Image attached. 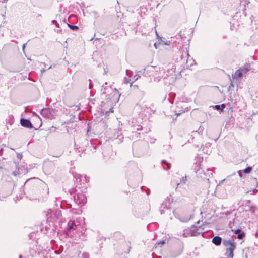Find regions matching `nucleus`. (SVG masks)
I'll list each match as a JSON object with an SVG mask.
<instances>
[{
    "label": "nucleus",
    "instance_id": "obj_1",
    "mask_svg": "<svg viewBox=\"0 0 258 258\" xmlns=\"http://www.w3.org/2000/svg\"><path fill=\"white\" fill-rule=\"evenodd\" d=\"M79 187L76 186L75 188H71L69 190L70 195L74 194V201L75 203L78 205H82L86 202L87 198L84 194V192H80Z\"/></svg>",
    "mask_w": 258,
    "mask_h": 258
},
{
    "label": "nucleus",
    "instance_id": "obj_2",
    "mask_svg": "<svg viewBox=\"0 0 258 258\" xmlns=\"http://www.w3.org/2000/svg\"><path fill=\"white\" fill-rule=\"evenodd\" d=\"M223 245L226 248L225 255L226 258H233V251L236 247V243L234 240H224L223 241Z\"/></svg>",
    "mask_w": 258,
    "mask_h": 258
},
{
    "label": "nucleus",
    "instance_id": "obj_3",
    "mask_svg": "<svg viewBox=\"0 0 258 258\" xmlns=\"http://www.w3.org/2000/svg\"><path fill=\"white\" fill-rule=\"evenodd\" d=\"M61 215L60 211L59 210L54 211L49 210L46 214L47 220L48 222L51 221L54 222L56 221Z\"/></svg>",
    "mask_w": 258,
    "mask_h": 258
},
{
    "label": "nucleus",
    "instance_id": "obj_4",
    "mask_svg": "<svg viewBox=\"0 0 258 258\" xmlns=\"http://www.w3.org/2000/svg\"><path fill=\"white\" fill-rule=\"evenodd\" d=\"M195 172L197 176L203 179H208L212 175L211 170H207L205 172L201 168H198L197 169H195Z\"/></svg>",
    "mask_w": 258,
    "mask_h": 258
},
{
    "label": "nucleus",
    "instance_id": "obj_5",
    "mask_svg": "<svg viewBox=\"0 0 258 258\" xmlns=\"http://www.w3.org/2000/svg\"><path fill=\"white\" fill-rule=\"evenodd\" d=\"M68 232L71 230L76 231L80 230L81 227L80 223L78 220H70L68 223Z\"/></svg>",
    "mask_w": 258,
    "mask_h": 258
},
{
    "label": "nucleus",
    "instance_id": "obj_6",
    "mask_svg": "<svg viewBox=\"0 0 258 258\" xmlns=\"http://www.w3.org/2000/svg\"><path fill=\"white\" fill-rule=\"evenodd\" d=\"M190 228L191 230H192L193 236H199L200 234H202V236H203V235L204 234V233H203L201 231H199L200 230H204V227L203 225L197 226H196L195 225H193L190 227Z\"/></svg>",
    "mask_w": 258,
    "mask_h": 258
},
{
    "label": "nucleus",
    "instance_id": "obj_7",
    "mask_svg": "<svg viewBox=\"0 0 258 258\" xmlns=\"http://www.w3.org/2000/svg\"><path fill=\"white\" fill-rule=\"evenodd\" d=\"M41 115L45 118L52 119L53 118V114L51 112V110L49 108H43L41 111Z\"/></svg>",
    "mask_w": 258,
    "mask_h": 258
},
{
    "label": "nucleus",
    "instance_id": "obj_8",
    "mask_svg": "<svg viewBox=\"0 0 258 258\" xmlns=\"http://www.w3.org/2000/svg\"><path fill=\"white\" fill-rule=\"evenodd\" d=\"M20 124L22 126L30 129L33 127L31 121L27 119L22 118L20 120Z\"/></svg>",
    "mask_w": 258,
    "mask_h": 258
},
{
    "label": "nucleus",
    "instance_id": "obj_9",
    "mask_svg": "<svg viewBox=\"0 0 258 258\" xmlns=\"http://www.w3.org/2000/svg\"><path fill=\"white\" fill-rule=\"evenodd\" d=\"M244 74L242 73L240 69H238L235 71L234 74L232 75V77L234 79H239L243 77Z\"/></svg>",
    "mask_w": 258,
    "mask_h": 258
},
{
    "label": "nucleus",
    "instance_id": "obj_10",
    "mask_svg": "<svg viewBox=\"0 0 258 258\" xmlns=\"http://www.w3.org/2000/svg\"><path fill=\"white\" fill-rule=\"evenodd\" d=\"M181 236L184 237H189V236H192V230H191L190 227H189V228H188L187 229H184L183 230V233L181 235Z\"/></svg>",
    "mask_w": 258,
    "mask_h": 258
},
{
    "label": "nucleus",
    "instance_id": "obj_11",
    "mask_svg": "<svg viewBox=\"0 0 258 258\" xmlns=\"http://www.w3.org/2000/svg\"><path fill=\"white\" fill-rule=\"evenodd\" d=\"M242 73L244 75L246 74L251 69V66L249 63H246L242 67L239 68Z\"/></svg>",
    "mask_w": 258,
    "mask_h": 258
},
{
    "label": "nucleus",
    "instance_id": "obj_12",
    "mask_svg": "<svg viewBox=\"0 0 258 258\" xmlns=\"http://www.w3.org/2000/svg\"><path fill=\"white\" fill-rule=\"evenodd\" d=\"M154 69V68L153 66H148L143 69L142 71H139V72H142L144 76H146L148 74V72L153 71Z\"/></svg>",
    "mask_w": 258,
    "mask_h": 258
},
{
    "label": "nucleus",
    "instance_id": "obj_13",
    "mask_svg": "<svg viewBox=\"0 0 258 258\" xmlns=\"http://www.w3.org/2000/svg\"><path fill=\"white\" fill-rule=\"evenodd\" d=\"M222 242V238L219 236H215L212 239V242L215 245H220Z\"/></svg>",
    "mask_w": 258,
    "mask_h": 258
},
{
    "label": "nucleus",
    "instance_id": "obj_14",
    "mask_svg": "<svg viewBox=\"0 0 258 258\" xmlns=\"http://www.w3.org/2000/svg\"><path fill=\"white\" fill-rule=\"evenodd\" d=\"M161 164H162L163 168L164 170H168L170 169L171 165L170 163H168L166 160H162Z\"/></svg>",
    "mask_w": 258,
    "mask_h": 258
},
{
    "label": "nucleus",
    "instance_id": "obj_15",
    "mask_svg": "<svg viewBox=\"0 0 258 258\" xmlns=\"http://www.w3.org/2000/svg\"><path fill=\"white\" fill-rule=\"evenodd\" d=\"M192 218V215L190 214L186 217H181L180 218H179V220H180V221H181L182 222H187Z\"/></svg>",
    "mask_w": 258,
    "mask_h": 258
},
{
    "label": "nucleus",
    "instance_id": "obj_16",
    "mask_svg": "<svg viewBox=\"0 0 258 258\" xmlns=\"http://www.w3.org/2000/svg\"><path fill=\"white\" fill-rule=\"evenodd\" d=\"M186 181H187V176H185L184 177H183L182 178V179L180 180V182L179 183H177V187L179 186L180 185L185 184L186 183Z\"/></svg>",
    "mask_w": 258,
    "mask_h": 258
},
{
    "label": "nucleus",
    "instance_id": "obj_17",
    "mask_svg": "<svg viewBox=\"0 0 258 258\" xmlns=\"http://www.w3.org/2000/svg\"><path fill=\"white\" fill-rule=\"evenodd\" d=\"M225 107V105L222 104L221 105H216L214 106V108L217 110L222 111Z\"/></svg>",
    "mask_w": 258,
    "mask_h": 258
},
{
    "label": "nucleus",
    "instance_id": "obj_18",
    "mask_svg": "<svg viewBox=\"0 0 258 258\" xmlns=\"http://www.w3.org/2000/svg\"><path fill=\"white\" fill-rule=\"evenodd\" d=\"M68 27L72 30L76 31L78 29V27L76 25L68 24Z\"/></svg>",
    "mask_w": 258,
    "mask_h": 258
},
{
    "label": "nucleus",
    "instance_id": "obj_19",
    "mask_svg": "<svg viewBox=\"0 0 258 258\" xmlns=\"http://www.w3.org/2000/svg\"><path fill=\"white\" fill-rule=\"evenodd\" d=\"M168 208L166 205H165L164 204H162V205L161 206V208L160 210V213L161 214H163L164 213V209Z\"/></svg>",
    "mask_w": 258,
    "mask_h": 258
},
{
    "label": "nucleus",
    "instance_id": "obj_20",
    "mask_svg": "<svg viewBox=\"0 0 258 258\" xmlns=\"http://www.w3.org/2000/svg\"><path fill=\"white\" fill-rule=\"evenodd\" d=\"M252 170V167H246L244 170L243 172L245 173H249L250 172V171Z\"/></svg>",
    "mask_w": 258,
    "mask_h": 258
},
{
    "label": "nucleus",
    "instance_id": "obj_21",
    "mask_svg": "<svg viewBox=\"0 0 258 258\" xmlns=\"http://www.w3.org/2000/svg\"><path fill=\"white\" fill-rule=\"evenodd\" d=\"M83 177V176L81 175H77V176L75 177L76 178V182H80L81 181V178Z\"/></svg>",
    "mask_w": 258,
    "mask_h": 258
},
{
    "label": "nucleus",
    "instance_id": "obj_22",
    "mask_svg": "<svg viewBox=\"0 0 258 258\" xmlns=\"http://www.w3.org/2000/svg\"><path fill=\"white\" fill-rule=\"evenodd\" d=\"M165 241H166V240H162V241H160L159 242H157L156 243V244H155L156 245V247H157L158 245H159L160 244L161 245L164 244L165 243Z\"/></svg>",
    "mask_w": 258,
    "mask_h": 258
},
{
    "label": "nucleus",
    "instance_id": "obj_23",
    "mask_svg": "<svg viewBox=\"0 0 258 258\" xmlns=\"http://www.w3.org/2000/svg\"><path fill=\"white\" fill-rule=\"evenodd\" d=\"M244 236V232L240 233L239 234H238L237 238L239 239H241Z\"/></svg>",
    "mask_w": 258,
    "mask_h": 258
},
{
    "label": "nucleus",
    "instance_id": "obj_24",
    "mask_svg": "<svg viewBox=\"0 0 258 258\" xmlns=\"http://www.w3.org/2000/svg\"><path fill=\"white\" fill-rule=\"evenodd\" d=\"M232 231L233 232H234L235 234H239V233H240V232H241V229H236V230H233V229H232Z\"/></svg>",
    "mask_w": 258,
    "mask_h": 258
},
{
    "label": "nucleus",
    "instance_id": "obj_25",
    "mask_svg": "<svg viewBox=\"0 0 258 258\" xmlns=\"http://www.w3.org/2000/svg\"><path fill=\"white\" fill-rule=\"evenodd\" d=\"M82 257L83 258H89V255L87 253H83L82 254Z\"/></svg>",
    "mask_w": 258,
    "mask_h": 258
},
{
    "label": "nucleus",
    "instance_id": "obj_26",
    "mask_svg": "<svg viewBox=\"0 0 258 258\" xmlns=\"http://www.w3.org/2000/svg\"><path fill=\"white\" fill-rule=\"evenodd\" d=\"M20 174L19 173V169L18 170H16V171H14L12 173V174L15 176H17L18 175H19Z\"/></svg>",
    "mask_w": 258,
    "mask_h": 258
},
{
    "label": "nucleus",
    "instance_id": "obj_27",
    "mask_svg": "<svg viewBox=\"0 0 258 258\" xmlns=\"http://www.w3.org/2000/svg\"><path fill=\"white\" fill-rule=\"evenodd\" d=\"M139 77H140V76L137 74L134 76L133 79H134L135 81H136Z\"/></svg>",
    "mask_w": 258,
    "mask_h": 258
},
{
    "label": "nucleus",
    "instance_id": "obj_28",
    "mask_svg": "<svg viewBox=\"0 0 258 258\" xmlns=\"http://www.w3.org/2000/svg\"><path fill=\"white\" fill-rule=\"evenodd\" d=\"M22 154L21 153L17 154V157L19 159H21L22 158Z\"/></svg>",
    "mask_w": 258,
    "mask_h": 258
},
{
    "label": "nucleus",
    "instance_id": "obj_29",
    "mask_svg": "<svg viewBox=\"0 0 258 258\" xmlns=\"http://www.w3.org/2000/svg\"><path fill=\"white\" fill-rule=\"evenodd\" d=\"M51 23H52V24H56V27H59V25H58V24H57L56 21L55 20H52V21H51Z\"/></svg>",
    "mask_w": 258,
    "mask_h": 258
},
{
    "label": "nucleus",
    "instance_id": "obj_30",
    "mask_svg": "<svg viewBox=\"0 0 258 258\" xmlns=\"http://www.w3.org/2000/svg\"><path fill=\"white\" fill-rule=\"evenodd\" d=\"M253 183H256L257 187H258V182L256 178H254L253 179Z\"/></svg>",
    "mask_w": 258,
    "mask_h": 258
},
{
    "label": "nucleus",
    "instance_id": "obj_31",
    "mask_svg": "<svg viewBox=\"0 0 258 258\" xmlns=\"http://www.w3.org/2000/svg\"><path fill=\"white\" fill-rule=\"evenodd\" d=\"M238 174H239V176H240V177H242V173L241 171H240H240H239L238 172Z\"/></svg>",
    "mask_w": 258,
    "mask_h": 258
},
{
    "label": "nucleus",
    "instance_id": "obj_32",
    "mask_svg": "<svg viewBox=\"0 0 258 258\" xmlns=\"http://www.w3.org/2000/svg\"><path fill=\"white\" fill-rule=\"evenodd\" d=\"M26 44H27L26 43H25V44H23V45L22 49H23V51H24V49H25Z\"/></svg>",
    "mask_w": 258,
    "mask_h": 258
},
{
    "label": "nucleus",
    "instance_id": "obj_33",
    "mask_svg": "<svg viewBox=\"0 0 258 258\" xmlns=\"http://www.w3.org/2000/svg\"><path fill=\"white\" fill-rule=\"evenodd\" d=\"M46 70H47V69H44V68H43V69H41V73L42 74V73H43V72H44Z\"/></svg>",
    "mask_w": 258,
    "mask_h": 258
},
{
    "label": "nucleus",
    "instance_id": "obj_34",
    "mask_svg": "<svg viewBox=\"0 0 258 258\" xmlns=\"http://www.w3.org/2000/svg\"><path fill=\"white\" fill-rule=\"evenodd\" d=\"M142 127L141 126L138 125V128H137V130H142Z\"/></svg>",
    "mask_w": 258,
    "mask_h": 258
},
{
    "label": "nucleus",
    "instance_id": "obj_35",
    "mask_svg": "<svg viewBox=\"0 0 258 258\" xmlns=\"http://www.w3.org/2000/svg\"><path fill=\"white\" fill-rule=\"evenodd\" d=\"M114 94H115V93H116V94H118V90H116V89H115V91H114Z\"/></svg>",
    "mask_w": 258,
    "mask_h": 258
},
{
    "label": "nucleus",
    "instance_id": "obj_36",
    "mask_svg": "<svg viewBox=\"0 0 258 258\" xmlns=\"http://www.w3.org/2000/svg\"><path fill=\"white\" fill-rule=\"evenodd\" d=\"M84 178L85 179V182H88L89 181V179H87V178L86 177H84Z\"/></svg>",
    "mask_w": 258,
    "mask_h": 258
},
{
    "label": "nucleus",
    "instance_id": "obj_37",
    "mask_svg": "<svg viewBox=\"0 0 258 258\" xmlns=\"http://www.w3.org/2000/svg\"><path fill=\"white\" fill-rule=\"evenodd\" d=\"M257 191H258V190H257V189H254V190H253V192L254 194H255V192H257Z\"/></svg>",
    "mask_w": 258,
    "mask_h": 258
},
{
    "label": "nucleus",
    "instance_id": "obj_38",
    "mask_svg": "<svg viewBox=\"0 0 258 258\" xmlns=\"http://www.w3.org/2000/svg\"><path fill=\"white\" fill-rule=\"evenodd\" d=\"M61 155H56V156H53V157H60Z\"/></svg>",
    "mask_w": 258,
    "mask_h": 258
},
{
    "label": "nucleus",
    "instance_id": "obj_39",
    "mask_svg": "<svg viewBox=\"0 0 258 258\" xmlns=\"http://www.w3.org/2000/svg\"><path fill=\"white\" fill-rule=\"evenodd\" d=\"M233 86H234V85H233V83H231L230 85V86H229V88H230L231 87H233Z\"/></svg>",
    "mask_w": 258,
    "mask_h": 258
},
{
    "label": "nucleus",
    "instance_id": "obj_40",
    "mask_svg": "<svg viewBox=\"0 0 258 258\" xmlns=\"http://www.w3.org/2000/svg\"><path fill=\"white\" fill-rule=\"evenodd\" d=\"M52 67V66H50V67H49L47 69H49L50 68H51Z\"/></svg>",
    "mask_w": 258,
    "mask_h": 258
},
{
    "label": "nucleus",
    "instance_id": "obj_41",
    "mask_svg": "<svg viewBox=\"0 0 258 258\" xmlns=\"http://www.w3.org/2000/svg\"><path fill=\"white\" fill-rule=\"evenodd\" d=\"M7 1V0H3V1H2V2H3V3H5V2H6Z\"/></svg>",
    "mask_w": 258,
    "mask_h": 258
},
{
    "label": "nucleus",
    "instance_id": "obj_42",
    "mask_svg": "<svg viewBox=\"0 0 258 258\" xmlns=\"http://www.w3.org/2000/svg\"><path fill=\"white\" fill-rule=\"evenodd\" d=\"M54 253H56V254H59V253H58L56 251H54Z\"/></svg>",
    "mask_w": 258,
    "mask_h": 258
},
{
    "label": "nucleus",
    "instance_id": "obj_43",
    "mask_svg": "<svg viewBox=\"0 0 258 258\" xmlns=\"http://www.w3.org/2000/svg\"><path fill=\"white\" fill-rule=\"evenodd\" d=\"M154 46L156 48V43L154 44Z\"/></svg>",
    "mask_w": 258,
    "mask_h": 258
},
{
    "label": "nucleus",
    "instance_id": "obj_44",
    "mask_svg": "<svg viewBox=\"0 0 258 258\" xmlns=\"http://www.w3.org/2000/svg\"><path fill=\"white\" fill-rule=\"evenodd\" d=\"M197 224H199L200 223V221H198L197 222Z\"/></svg>",
    "mask_w": 258,
    "mask_h": 258
},
{
    "label": "nucleus",
    "instance_id": "obj_45",
    "mask_svg": "<svg viewBox=\"0 0 258 258\" xmlns=\"http://www.w3.org/2000/svg\"><path fill=\"white\" fill-rule=\"evenodd\" d=\"M103 93L106 94V92L105 91H103Z\"/></svg>",
    "mask_w": 258,
    "mask_h": 258
},
{
    "label": "nucleus",
    "instance_id": "obj_46",
    "mask_svg": "<svg viewBox=\"0 0 258 258\" xmlns=\"http://www.w3.org/2000/svg\"><path fill=\"white\" fill-rule=\"evenodd\" d=\"M22 256L21 255H20L19 257H20V258H22Z\"/></svg>",
    "mask_w": 258,
    "mask_h": 258
},
{
    "label": "nucleus",
    "instance_id": "obj_47",
    "mask_svg": "<svg viewBox=\"0 0 258 258\" xmlns=\"http://www.w3.org/2000/svg\"><path fill=\"white\" fill-rule=\"evenodd\" d=\"M141 189L142 190H143V187H141Z\"/></svg>",
    "mask_w": 258,
    "mask_h": 258
},
{
    "label": "nucleus",
    "instance_id": "obj_48",
    "mask_svg": "<svg viewBox=\"0 0 258 258\" xmlns=\"http://www.w3.org/2000/svg\"><path fill=\"white\" fill-rule=\"evenodd\" d=\"M180 114H181L180 113H177V115H179Z\"/></svg>",
    "mask_w": 258,
    "mask_h": 258
},
{
    "label": "nucleus",
    "instance_id": "obj_49",
    "mask_svg": "<svg viewBox=\"0 0 258 258\" xmlns=\"http://www.w3.org/2000/svg\"><path fill=\"white\" fill-rule=\"evenodd\" d=\"M165 45H168V43H165Z\"/></svg>",
    "mask_w": 258,
    "mask_h": 258
}]
</instances>
